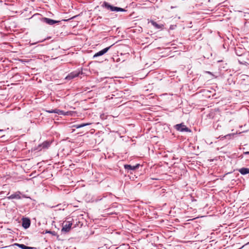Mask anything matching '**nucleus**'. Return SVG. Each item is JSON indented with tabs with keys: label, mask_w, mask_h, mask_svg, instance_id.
Segmentation results:
<instances>
[{
	"label": "nucleus",
	"mask_w": 249,
	"mask_h": 249,
	"mask_svg": "<svg viewBox=\"0 0 249 249\" xmlns=\"http://www.w3.org/2000/svg\"><path fill=\"white\" fill-rule=\"evenodd\" d=\"M20 193L19 192H18L14 194L11 195L9 196L8 197V199H20Z\"/></svg>",
	"instance_id": "nucleus-9"
},
{
	"label": "nucleus",
	"mask_w": 249,
	"mask_h": 249,
	"mask_svg": "<svg viewBox=\"0 0 249 249\" xmlns=\"http://www.w3.org/2000/svg\"><path fill=\"white\" fill-rule=\"evenodd\" d=\"M150 22L152 24V25L155 27V28L157 29H161L163 25L161 24V25H160V24H158V23H157V22H155L153 20H151L150 21Z\"/></svg>",
	"instance_id": "nucleus-11"
},
{
	"label": "nucleus",
	"mask_w": 249,
	"mask_h": 249,
	"mask_svg": "<svg viewBox=\"0 0 249 249\" xmlns=\"http://www.w3.org/2000/svg\"><path fill=\"white\" fill-rule=\"evenodd\" d=\"M112 46H110L108 47H107L105 49H104L103 50L98 52V53H96L94 55H93V58H95L96 57H98V56H101L103 54H104L105 53H106L108 51V50L110 49V48Z\"/></svg>",
	"instance_id": "nucleus-7"
},
{
	"label": "nucleus",
	"mask_w": 249,
	"mask_h": 249,
	"mask_svg": "<svg viewBox=\"0 0 249 249\" xmlns=\"http://www.w3.org/2000/svg\"><path fill=\"white\" fill-rule=\"evenodd\" d=\"M239 172L242 175H246L249 173V168H242L239 170Z\"/></svg>",
	"instance_id": "nucleus-12"
},
{
	"label": "nucleus",
	"mask_w": 249,
	"mask_h": 249,
	"mask_svg": "<svg viewBox=\"0 0 249 249\" xmlns=\"http://www.w3.org/2000/svg\"><path fill=\"white\" fill-rule=\"evenodd\" d=\"M245 154H246V155L249 154V152H245Z\"/></svg>",
	"instance_id": "nucleus-18"
},
{
	"label": "nucleus",
	"mask_w": 249,
	"mask_h": 249,
	"mask_svg": "<svg viewBox=\"0 0 249 249\" xmlns=\"http://www.w3.org/2000/svg\"><path fill=\"white\" fill-rule=\"evenodd\" d=\"M72 223L71 221H66L63 223V228L61 230L62 232H67L71 229Z\"/></svg>",
	"instance_id": "nucleus-2"
},
{
	"label": "nucleus",
	"mask_w": 249,
	"mask_h": 249,
	"mask_svg": "<svg viewBox=\"0 0 249 249\" xmlns=\"http://www.w3.org/2000/svg\"><path fill=\"white\" fill-rule=\"evenodd\" d=\"M90 124L89 123H83L80 124H75L73 125V127L76 128H79L87 125H89Z\"/></svg>",
	"instance_id": "nucleus-14"
},
{
	"label": "nucleus",
	"mask_w": 249,
	"mask_h": 249,
	"mask_svg": "<svg viewBox=\"0 0 249 249\" xmlns=\"http://www.w3.org/2000/svg\"><path fill=\"white\" fill-rule=\"evenodd\" d=\"M46 233H51L52 234H54V231L53 232V231H46Z\"/></svg>",
	"instance_id": "nucleus-17"
},
{
	"label": "nucleus",
	"mask_w": 249,
	"mask_h": 249,
	"mask_svg": "<svg viewBox=\"0 0 249 249\" xmlns=\"http://www.w3.org/2000/svg\"><path fill=\"white\" fill-rule=\"evenodd\" d=\"M49 113H54L58 114V115H68L70 114L69 111L64 112L63 110H61L58 109H52L51 110L47 111Z\"/></svg>",
	"instance_id": "nucleus-4"
},
{
	"label": "nucleus",
	"mask_w": 249,
	"mask_h": 249,
	"mask_svg": "<svg viewBox=\"0 0 249 249\" xmlns=\"http://www.w3.org/2000/svg\"><path fill=\"white\" fill-rule=\"evenodd\" d=\"M80 74V71H73L71 73H70L66 77V78L67 79H72L76 77H77L79 76V75Z\"/></svg>",
	"instance_id": "nucleus-6"
},
{
	"label": "nucleus",
	"mask_w": 249,
	"mask_h": 249,
	"mask_svg": "<svg viewBox=\"0 0 249 249\" xmlns=\"http://www.w3.org/2000/svg\"><path fill=\"white\" fill-rule=\"evenodd\" d=\"M31 224L30 220L29 219L27 218H22V225L25 229L28 228Z\"/></svg>",
	"instance_id": "nucleus-8"
},
{
	"label": "nucleus",
	"mask_w": 249,
	"mask_h": 249,
	"mask_svg": "<svg viewBox=\"0 0 249 249\" xmlns=\"http://www.w3.org/2000/svg\"><path fill=\"white\" fill-rule=\"evenodd\" d=\"M205 72L211 74L213 77L214 76L213 74L210 71H206Z\"/></svg>",
	"instance_id": "nucleus-16"
},
{
	"label": "nucleus",
	"mask_w": 249,
	"mask_h": 249,
	"mask_svg": "<svg viewBox=\"0 0 249 249\" xmlns=\"http://www.w3.org/2000/svg\"><path fill=\"white\" fill-rule=\"evenodd\" d=\"M102 6L103 7H105L106 8H107V9H109L111 11H117V12H119V11L124 12V11H125V9H124L123 8H120V7H115V6H112V5H110L108 3H107L106 1H104L103 3V4L102 5Z\"/></svg>",
	"instance_id": "nucleus-1"
},
{
	"label": "nucleus",
	"mask_w": 249,
	"mask_h": 249,
	"mask_svg": "<svg viewBox=\"0 0 249 249\" xmlns=\"http://www.w3.org/2000/svg\"><path fill=\"white\" fill-rule=\"evenodd\" d=\"M176 129L180 132H189L190 129L183 124H178L175 125Z\"/></svg>",
	"instance_id": "nucleus-3"
},
{
	"label": "nucleus",
	"mask_w": 249,
	"mask_h": 249,
	"mask_svg": "<svg viewBox=\"0 0 249 249\" xmlns=\"http://www.w3.org/2000/svg\"><path fill=\"white\" fill-rule=\"evenodd\" d=\"M139 166V165H137L136 166H131L128 164H125L124 165V167L125 169L128 170H134L136 168H137Z\"/></svg>",
	"instance_id": "nucleus-10"
},
{
	"label": "nucleus",
	"mask_w": 249,
	"mask_h": 249,
	"mask_svg": "<svg viewBox=\"0 0 249 249\" xmlns=\"http://www.w3.org/2000/svg\"><path fill=\"white\" fill-rule=\"evenodd\" d=\"M51 144V142L49 141H46L43 142L41 145L40 146H41L43 148H47L48 147L50 146Z\"/></svg>",
	"instance_id": "nucleus-13"
},
{
	"label": "nucleus",
	"mask_w": 249,
	"mask_h": 249,
	"mask_svg": "<svg viewBox=\"0 0 249 249\" xmlns=\"http://www.w3.org/2000/svg\"><path fill=\"white\" fill-rule=\"evenodd\" d=\"M42 21L49 25H52L55 23L59 22V21L53 20L47 18H42Z\"/></svg>",
	"instance_id": "nucleus-5"
},
{
	"label": "nucleus",
	"mask_w": 249,
	"mask_h": 249,
	"mask_svg": "<svg viewBox=\"0 0 249 249\" xmlns=\"http://www.w3.org/2000/svg\"><path fill=\"white\" fill-rule=\"evenodd\" d=\"M15 245L18 246L21 249H32V248L26 246L24 244H15Z\"/></svg>",
	"instance_id": "nucleus-15"
}]
</instances>
